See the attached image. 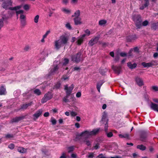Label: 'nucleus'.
Instances as JSON below:
<instances>
[{
  "instance_id": "obj_1",
  "label": "nucleus",
  "mask_w": 158,
  "mask_h": 158,
  "mask_svg": "<svg viewBox=\"0 0 158 158\" xmlns=\"http://www.w3.org/2000/svg\"><path fill=\"white\" fill-rule=\"evenodd\" d=\"M22 6V5L15 6L14 7H10V9L11 10H15L16 11L17 15L20 14V19L22 25L24 26L26 24V16L23 14V10H19V9Z\"/></svg>"
},
{
  "instance_id": "obj_2",
  "label": "nucleus",
  "mask_w": 158,
  "mask_h": 158,
  "mask_svg": "<svg viewBox=\"0 0 158 158\" xmlns=\"http://www.w3.org/2000/svg\"><path fill=\"white\" fill-rule=\"evenodd\" d=\"M99 130L100 128H98L94 129L92 131H85L81 133V136L82 138H87L91 135L96 134Z\"/></svg>"
},
{
  "instance_id": "obj_3",
  "label": "nucleus",
  "mask_w": 158,
  "mask_h": 158,
  "mask_svg": "<svg viewBox=\"0 0 158 158\" xmlns=\"http://www.w3.org/2000/svg\"><path fill=\"white\" fill-rule=\"evenodd\" d=\"M69 61V60L68 59L66 58L64 59V60L62 64H60L54 67L53 69H52L51 71V73L52 74H53L57 73L58 69L60 66H61L62 68L63 69H67V68L65 67V66L68 63Z\"/></svg>"
},
{
  "instance_id": "obj_4",
  "label": "nucleus",
  "mask_w": 158,
  "mask_h": 158,
  "mask_svg": "<svg viewBox=\"0 0 158 158\" xmlns=\"http://www.w3.org/2000/svg\"><path fill=\"white\" fill-rule=\"evenodd\" d=\"M64 89L65 90L66 95V96L64 98L63 101L65 102H67L69 101L68 98L69 96L70 95L72 92L74 87V85L73 84H72L70 86L68 87V85H65L64 86Z\"/></svg>"
},
{
  "instance_id": "obj_5",
  "label": "nucleus",
  "mask_w": 158,
  "mask_h": 158,
  "mask_svg": "<svg viewBox=\"0 0 158 158\" xmlns=\"http://www.w3.org/2000/svg\"><path fill=\"white\" fill-rule=\"evenodd\" d=\"M133 19L135 23L137 28H139L141 26V19L139 15H136L133 16Z\"/></svg>"
},
{
  "instance_id": "obj_6",
  "label": "nucleus",
  "mask_w": 158,
  "mask_h": 158,
  "mask_svg": "<svg viewBox=\"0 0 158 158\" xmlns=\"http://www.w3.org/2000/svg\"><path fill=\"white\" fill-rule=\"evenodd\" d=\"M4 0H0V1L2 2ZM4 2H3L2 4V7L4 9H7L9 8L12 3L11 0H4Z\"/></svg>"
},
{
  "instance_id": "obj_7",
  "label": "nucleus",
  "mask_w": 158,
  "mask_h": 158,
  "mask_svg": "<svg viewBox=\"0 0 158 158\" xmlns=\"http://www.w3.org/2000/svg\"><path fill=\"white\" fill-rule=\"evenodd\" d=\"M59 39L64 45L66 44L69 40V37L66 35H63L60 36Z\"/></svg>"
},
{
  "instance_id": "obj_8",
  "label": "nucleus",
  "mask_w": 158,
  "mask_h": 158,
  "mask_svg": "<svg viewBox=\"0 0 158 158\" xmlns=\"http://www.w3.org/2000/svg\"><path fill=\"white\" fill-rule=\"evenodd\" d=\"M52 97V94L50 93H48L45 94L44 97L41 100V102L44 103L46 102L47 101L51 99Z\"/></svg>"
},
{
  "instance_id": "obj_9",
  "label": "nucleus",
  "mask_w": 158,
  "mask_h": 158,
  "mask_svg": "<svg viewBox=\"0 0 158 158\" xmlns=\"http://www.w3.org/2000/svg\"><path fill=\"white\" fill-rule=\"evenodd\" d=\"M153 101L155 102L158 103V98H154ZM151 108L154 111L158 112V105L152 103L150 105Z\"/></svg>"
},
{
  "instance_id": "obj_10",
  "label": "nucleus",
  "mask_w": 158,
  "mask_h": 158,
  "mask_svg": "<svg viewBox=\"0 0 158 158\" xmlns=\"http://www.w3.org/2000/svg\"><path fill=\"white\" fill-rule=\"evenodd\" d=\"M108 121V120L106 117V114L105 113H104L102 116V122L103 123L105 124V130L106 131H107Z\"/></svg>"
},
{
  "instance_id": "obj_11",
  "label": "nucleus",
  "mask_w": 158,
  "mask_h": 158,
  "mask_svg": "<svg viewBox=\"0 0 158 158\" xmlns=\"http://www.w3.org/2000/svg\"><path fill=\"white\" fill-rule=\"evenodd\" d=\"M1 15V18H0V29L3 26V21L11 17V16H6L3 13Z\"/></svg>"
},
{
  "instance_id": "obj_12",
  "label": "nucleus",
  "mask_w": 158,
  "mask_h": 158,
  "mask_svg": "<svg viewBox=\"0 0 158 158\" xmlns=\"http://www.w3.org/2000/svg\"><path fill=\"white\" fill-rule=\"evenodd\" d=\"M99 38V35H98L92 39L89 42V44L91 46H93L97 42Z\"/></svg>"
},
{
  "instance_id": "obj_13",
  "label": "nucleus",
  "mask_w": 158,
  "mask_h": 158,
  "mask_svg": "<svg viewBox=\"0 0 158 158\" xmlns=\"http://www.w3.org/2000/svg\"><path fill=\"white\" fill-rule=\"evenodd\" d=\"M54 45L55 48L56 49H59L61 47L63 46L64 45L59 39L58 40L55 41Z\"/></svg>"
},
{
  "instance_id": "obj_14",
  "label": "nucleus",
  "mask_w": 158,
  "mask_h": 158,
  "mask_svg": "<svg viewBox=\"0 0 158 158\" xmlns=\"http://www.w3.org/2000/svg\"><path fill=\"white\" fill-rule=\"evenodd\" d=\"M86 36V35L83 34L80 35L77 38V41L76 43L77 44L80 45L83 42L84 38Z\"/></svg>"
},
{
  "instance_id": "obj_15",
  "label": "nucleus",
  "mask_w": 158,
  "mask_h": 158,
  "mask_svg": "<svg viewBox=\"0 0 158 158\" xmlns=\"http://www.w3.org/2000/svg\"><path fill=\"white\" fill-rule=\"evenodd\" d=\"M73 20L74 24L76 25H81L82 23L81 18H74Z\"/></svg>"
},
{
  "instance_id": "obj_16",
  "label": "nucleus",
  "mask_w": 158,
  "mask_h": 158,
  "mask_svg": "<svg viewBox=\"0 0 158 158\" xmlns=\"http://www.w3.org/2000/svg\"><path fill=\"white\" fill-rule=\"evenodd\" d=\"M80 53H77L76 55L72 57V60L77 62H78L80 60Z\"/></svg>"
},
{
  "instance_id": "obj_17",
  "label": "nucleus",
  "mask_w": 158,
  "mask_h": 158,
  "mask_svg": "<svg viewBox=\"0 0 158 158\" xmlns=\"http://www.w3.org/2000/svg\"><path fill=\"white\" fill-rule=\"evenodd\" d=\"M98 25L101 27H105L107 25V21L105 19H101L98 22Z\"/></svg>"
},
{
  "instance_id": "obj_18",
  "label": "nucleus",
  "mask_w": 158,
  "mask_h": 158,
  "mask_svg": "<svg viewBox=\"0 0 158 158\" xmlns=\"http://www.w3.org/2000/svg\"><path fill=\"white\" fill-rule=\"evenodd\" d=\"M138 51V49L137 47H135L133 49H131L129 52L128 56H129L132 55V52L134 53H137Z\"/></svg>"
},
{
  "instance_id": "obj_19",
  "label": "nucleus",
  "mask_w": 158,
  "mask_h": 158,
  "mask_svg": "<svg viewBox=\"0 0 158 158\" xmlns=\"http://www.w3.org/2000/svg\"><path fill=\"white\" fill-rule=\"evenodd\" d=\"M112 68L117 73L119 74L121 71V68L120 67H117L113 65L112 66Z\"/></svg>"
},
{
  "instance_id": "obj_20",
  "label": "nucleus",
  "mask_w": 158,
  "mask_h": 158,
  "mask_svg": "<svg viewBox=\"0 0 158 158\" xmlns=\"http://www.w3.org/2000/svg\"><path fill=\"white\" fill-rule=\"evenodd\" d=\"M136 81L137 84L139 86H142L143 85V82L142 79L139 78L137 77L135 79Z\"/></svg>"
},
{
  "instance_id": "obj_21",
  "label": "nucleus",
  "mask_w": 158,
  "mask_h": 158,
  "mask_svg": "<svg viewBox=\"0 0 158 158\" xmlns=\"http://www.w3.org/2000/svg\"><path fill=\"white\" fill-rule=\"evenodd\" d=\"M62 11L65 14H70L71 13V10L69 9L63 8L61 9Z\"/></svg>"
},
{
  "instance_id": "obj_22",
  "label": "nucleus",
  "mask_w": 158,
  "mask_h": 158,
  "mask_svg": "<svg viewBox=\"0 0 158 158\" xmlns=\"http://www.w3.org/2000/svg\"><path fill=\"white\" fill-rule=\"evenodd\" d=\"M141 64L144 68L149 67L152 66L153 65V64L151 62L146 63L143 62H142Z\"/></svg>"
},
{
  "instance_id": "obj_23",
  "label": "nucleus",
  "mask_w": 158,
  "mask_h": 158,
  "mask_svg": "<svg viewBox=\"0 0 158 158\" xmlns=\"http://www.w3.org/2000/svg\"><path fill=\"white\" fill-rule=\"evenodd\" d=\"M127 65L129 68L131 69H134L137 66L136 63H134L133 64H131V62H128Z\"/></svg>"
},
{
  "instance_id": "obj_24",
  "label": "nucleus",
  "mask_w": 158,
  "mask_h": 158,
  "mask_svg": "<svg viewBox=\"0 0 158 158\" xmlns=\"http://www.w3.org/2000/svg\"><path fill=\"white\" fill-rule=\"evenodd\" d=\"M80 15V11L77 10L74 12V14L72 15V17H75L74 18H79Z\"/></svg>"
},
{
  "instance_id": "obj_25",
  "label": "nucleus",
  "mask_w": 158,
  "mask_h": 158,
  "mask_svg": "<svg viewBox=\"0 0 158 158\" xmlns=\"http://www.w3.org/2000/svg\"><path fill=\"white\" fill-rule=\"evenodd\" d=\"M6 93L5 88L3 86L1 87L0 89V95H4Z\"/></svg>"
},
{
  "instance_id": "obj_26",
  "label": "nucleus",
  "mask_w": 158,
  "mask_h": 158,
  "mask_svg": "<svg viewBox=\"0 0 158 158\" xmlns=\"http://www.w3.org/2000/svg\"><path fill=\"white\" fill-rule=\"evenodd\" d=\"M27 149H25L23 147H19L18 148V151L21 153H25L27 151Z\"/></svg>"
},
{
  "instance_id": "obj_27",
  "label": "nucleus",
  "mask_w": 158,
  "mask_h": 158,
  "mask_svg": "<svg viewBox=\"0 0 158 158\" xmlns=\"http://www.w3.org/2000/svg\"><path fill=\"white\" fill-rule=\"evenodd\" d=\"M42 112V110H38L34 115V116L36 118H37L40 116Z\"/></svg>"
},
{
  "instance_id": "obj_28",
  "label": "nucleus",
  "mask_w": 158,
  "mask_h": 158,
  "mask_svg": "<svg viewBox=\"0 0 158 158\" xmlns=\"http://www.w3.org/2000/svg\"><path fill=\"white\" fill-rule=\"evenodd\" d=\"M103 83V82L102 81H100L97 84V87L98 91L99 92L100 91L101 87Z\"/></svg>"
},
{
  "instance_id": "obj_29",
  "label": "nucleus",
  "mask_w": 158,
  "mask_h": 158,
  "mask_svg": "<svg viewBox=\"0 0 158 158\" xmlns=\"http://www.w3.org/2000/svg\"><path fill=\"white\" fill-rule=\"evenodd\" d=\"M137 148L142 151L146 149V147L143 145H138L137 146Z\"/></svg>"
},
{
  "instance_id": "obj_30",
  "label": "nucleus",
  "mask_w": 158,
  "mask_h": 158,
  "mask_svg": "<svg viewBox=\"0 0 158 158\" xmlns=\"http://www.w3.org/2000/svg\"><path fill=\"white\" fill-rule=\"evenodd\" d=\"M39 15H36L34 18V21L35 23H37L39 22Z\"/></svg>"
},
{
  "instance_id": "obj_31",
  "label": "nucleus",
  "mask_w": 158,
  "mask_h": 158,
  "mask_svg": "<svg viewBox=\"0 0 158 158\" xmlns=\"http://www.w3.org/2000/svg\"><path fill=\"white\" fill-rule=\"evenodd\" d=\"M69 76L68 75H64L61 78V80L64 81H68L69 79Z\"/></svg>"
},
{
  "instance_id": "obj_32",
  "label": "nucleus",
  "mask_w": 158,
  "mask_h": 158,
  "mask_svg": "<svg viewBox=\"0 0 158 158\" xmlns=\"http://www.w3.org/2000/svg\"><path fill=\"white\" fill-rule=\"evenodd\" d=\"M152 89L153 90L155 91H158V86L156 85L152 86Z\"/></svg>"
},
{
  "instance_id": "obj_33",
  "label": "nucleus",
  "mask_w": 158,
  "mask_h": 158,
  "mask_svg": "<svg viewBox=\"0 0 158 158\" xmlns=\"http://www.w3.org/2000/svg\"><path fill=\"white\" fill-rule=\"evenodd\" d=\"M34 93L35 94H36L37 95H40V94L41 93L40 90L39 89H35L34 91Z\"/></svg>"
},
{
  "instance_id": "obj_34",
  "label": "nucleus",
  "mask_w": 158,
  "mask_h": 158,
  "mask_svg": "<svg viewBox=\"0 0 158 158\" xmlns=\"http://www.w3.org/2000/svg\"><path fill=\"white\" fill-rule=\"evenodd\" d=\"M51 122L52 123L53 125L55 124L56 123V120L53 117L51 118Z\"/></svg>"
},
{
  "instance_id": "obj_35",
  "label": "nucleus",
  "mask_w": 158,
  "mask_h": 158,
  "mask_svg": "<svg viewBox=\"0 0 158 158\" xmlns=\"http://www.w3.org/2000/svg\"><path fill=\"white\" fill-rule=\"evenodd\" d=\"M65 27L67 29L69 30H71L72 28L70 24L69 23H67L65 24Z\"/></svg>"
},
{
  "instance_id": "obj_36",
  "label": "nucleus",
  "mask_w": 158,
  "mask_h": 158,
  "mask_svg": "<svg viewBox=\"0 0 158 158\" xmlns=\"http://www.w3.org/2000/svg\"><path fill=\"white\" fill-rule=\"evenodd\" d=\"M31 105L30 103L26 104L23 105L22 106V108L23 109H26L28 106Z\"/></svg>"
},
{
  "instance_id": "obj_37",
  "label": "nucleus",
  "mask_w": 158,
  "mask_h": 158,
  "mask_svg": "<svg viewBox=\"0 0 158 158\" xmlns=\"http://www.w3.org/2000/svg\"><path fill=\"white\" fill-rule=\"evenodd\" d=\"M119 136L120 138H128V135L127 134H126L124 135L119 134Z\"/></svg>"
},
{
  "instance_id": "obj_38",
  "label": "nucleus",
  "mask_w": 158,
  "mask_h": 158,
  "mask_svg": "<svg viewBox=\"0 0 158 158\" xmlns=\"http://www.w3.org/2000/svg\"><path fill=\"white\" fill-rule=\"evenodd\" d=\"M85 33L86 35L89 36L90 34L91 33L89 29H86L85 31Z\"/></svg>"
},
{
  "instance_id": "obj_39",
  "label": "nucleus",
  "mask_w": 158,
  "mask_h": 158,
  "mask_svg": "<svg viewBox=\"0 0 158 158\" xmlns=\"http://www.w3.org/2000/svg\"><path fill=\"white\" fill-rule=\"evenodd\" d=\"M74 149V148L73 147H68L67 148V150L68 152H70L72 151Z\"/></svg>"
},
{
  "instance_id": "obj_40",
  "label": "nucleus",
  "mask_w": 158,
  "mask_h": 158,
  "mask_svg": "<svg viewBox=\"0 0 158 158\" xmlns=\"http://www.w3.org/2000/svg\"><path fill=\"white\" fill-rule=\"evenodd\" d=\"M30 6L27 4L23 6V8L26 10H28Z\"/></svg>"
},
{
  "instance_id": "obj_41",
  "label": "nucleus",
  "mask_w": 158,
  "mask_h": 158,
  "mask_svg": "<svg viewBox=\"0 0 158 158\" xmlns=\"http://www.w3.org/2000/svg\"><path fill=\"white\" fill-rule=\"evenodd\" d=\"M78 2V0H71V3L73 4H76Z\"/></svg>"
},
{
  "instance_id": "obj_42",
  "label": "nucleus",
  "mask_w": 158,
  "mask_h": 158,
  "mask_svg": "<svg viewBox=\"0 0 158 158\" xmlns=\"http://www.w3.org/2000/svg\"><path fill=\"white\" fill-rule=\"evenodd\" d=\"M50 33V31H46V33L45 34H44L43 36L44 37V38H46L47 36H48V35Z\"/></svg>"
},
{
  "instance_id": "obj_43",
  "label": "nucleus",
  "mask_w": 158,
  "mask_h": 158,
  "mask_svg": "<svg viewBox=\"0 0 158 158\" xmlns=\"http://www.w3.org/2000/svg\"><path fill=\"white\" fill-rule=\"evenodd\" d=\"M148 22L147 20H145L142 23V25L143 26H146L148 24Z\"/></svg>"
},
{
  "instance_id": "obj_44",
  "label": "nucleus",
  "mask_w": 158,
  "mask_h": 158,
  "mask_svg": "<svg viewBox=\"0 0 158 158\" xmlns=\"http://www.w3.org/2000/svg\"><path fill=\"white\" fill-rule=\"evenodd\" d=\"M15 147V146L14 144L13 143H11L8 146V147L9 148L11 149H13Z\"/></svg>"
},
{
  "instance_id": "obj_45",
  "label": "nucleus",
  "mask_w": 158,
  "mask_h": 158,
  "mask_svg": "<svg viewBox=\"0 0 158 158\" xmlns=\"http://www.w3.org/2000/svg\"><path fill=\"white\" fill-rule=\"evenodd\" d=\"M70 114L71 116L74 117L77 114L75 112L72 111L70 112Z\"/></svg>"
},
{
  "instance_id": "obj_46",
  "label": "nucleus",
  "mask_w": 158,
  "mask_h": 158,
  "mask_svg": "<svg viewBox=\"0 0 158 158\" xmlns=\"http://www.w3.org/2000/svg\"><path fill=\"white\" fill-rule=\"evenodd\" d=\"M94 156V154L93 153H90L89 154V155L87 156L88 158H92Z\"/></svg>"
},
{
  "instance_id": "obj_47",
  "label": "nucleus",
  "mask_w": 158,
  "mask_h": 158,
  "mask_svg": "<svg viewBox=\"0 0 158 158\" xmlns=\"http://www.w3.org/2000/svg\"><path fill=\"white\" fill-rule=\"evenodd\" d=\"M81 92H79L76 94V96L77 98H79L81 96Z\"/></svg>"
},
{
  "instance_id": "obj_48",
  "label": "nucleus",
  "mask_w": 158,
  "mask_h": 158,
  "mask_svg": "<svg viewBox=\"0 0 158 158\" xmlns=\"http://www.w3.org/2000/svg\"><path fill=\"white\" fill-rule=\"evenodd\" d=\"M49 17H51L53 13V12L51 11V10L50 9V8L49 9Z\"/></svg>"
},
{
  "instance_id": "obj_49",
  "label": "nucleus",
  "mask_w": 158,
  "mask_h": 158,
  "mask_svg": "<svg viewBox=\"0 0 158 158\" xmlns=\"http://www.w3.org/2000/svg\"><path fill=\"white\" fill-rule=\"evenodd\" d=\"M107 135L108 137H110L113 135L112 133L111 132L107 133Z\"/></svg>"
},
{
  "instance_id": "obj_50",
  "label": "nucleus",
  "mask_w": 158,
  "mask_h": 158,
  "mask_svg": "<svg viewBox=\"0 0 158 158\" xmlns=\"http://www.w3.org/2000/svg\"><path fill=\"white\" fill-rule=\"evenodd\" d=\"M120 55L122 57H125L127 55L125 52H121Z\"/></svg>"
},
{
  "instance_id": "obj_51",
  "label": "nucleus",
  "mask_w": 158,
  "mask_h": 158,
  "mask_svg": "<svg viewBox=\"0 0 158 158\" xmlns=\"http://www.w3.org/2000/svg\"><path fill=\"white\" fill-rule=\"evenodd\" d=\"M60 82H58L55 85V87L57 88H60Z\"/></svg>"
},
{
  "instance_id": "obj_52",
  "label": "nucleus",
  "mask_w": 158,
  "mask_h": 158,
  "mask_svg": "<svg viewBox=\"0 0 158 158\" xmlns=\"http://www.w3.org/2000/svg\"><path fill=\"white\" fill-rule=\"evenodd\" d=\"M62 2L65 4H66L68 2V0H62Z\"/></svg>"
},
{
  "instance_id": "obj_53",
  "label": "nucleus",
  "mask_w": 158,
  "mask_h": 158,
  "mask_svg": "<svg viewBox=\"0 0 158 158\" xmlns=\"http://www.w3.org/2000/svg\"><path fill=\"white\" fill-rule=\"evenodd\" d=\"M49 115V113L48 112H45L44 114V116L45 117H48Z\"/></svg>"
},
{
  "instance_id": "obj_54",
  "label": "nucleus",
  "mask_w": 158,
  "mask_h": 158,
  "mask_svg": "<svg viewBox=\"0 0 158 158\" xmlns=\"http://www.w3.org/2000/svg\"><path fill=\"white\" fill-rule=\"evenodd\" d=\"M85 142L86 143V144L88 146H89L90 144V142L87 140H86L85 141Z\"/></svg>"
},
{
  "instance_id": "obj_55",
  "label": "nucleus",
  "mask_w": 158,
  "mask_h": 158,
  "mask_svg": "<svg viewBox=\"0 0 158 158\" xmlns=\"http://www.w3.org/2000/svg\"><path fill=\"white\" fill-rule=\"evenodd\" d=\"M60 158H66L65 154L64 153L62 154V155L60 157Z\"/></svg>"
},
{
  "instance_id": "obj_56",
  "label": "nucleus",
  "mask_w": 158,
  "mask_h": 158,
  "mask_svg": "<svg viewBox=\"0 0 158 158\" xmlns=\"http://www.w3.org/2000/svg\"><path fill=\"white\" fill-rule=\"evenodd\" d=\"M148 6V4L147 3H146V4H145L144 6H143L142 7H140V9H143L144 8L146 7L147 6Z\"/></svg>"
},
{
  "instance_id": "obj_57",
  "label": "nucleus",
  "mask_w": 158,
  "mask_h": 158,
  "mask_svg": "<svg viewBox=\"0 0 158 158\" xmlns=\"http://www.w3.org/2000/svg\"><path fill=\"white\" fill-rule=\"evenodd\" d=\"M71 156L73 158H76L77 157V155L75 154H72Z\"/></svg>"
},
{
  "instance_id": "obj_58",
  "label": "nucleus",
  "mask_w": 158,
  "mask_h": 158,
  "mask_svg": "<svg viewBox=\"0 0 158 158\" xmlns=\"http://www.w3.org/2000/svg\"><path fill=\"white\" fill-rule=\"evenodd\" d=\"M158 56V53L157 52L153 54V57L154 58H156Z\"/></svg>"
},
{
  "instance_id": "obj_59",
  "label": "nucleus",
  "mask_w": 158,
  "mask_h": 158,
  "mask_svg": "<svg viewBox=\"0 0 158 158\" xmlns=\"http://www.w3.org/2000/svg\"><path fill=\"white\" fill-rule=\"evenodd\" d=\"M135 37L133 38V37H131V40H128V41H131L132 40H134L137 38L136 37L135 35Z\"/></svg>"
},
{
  "instance_id": "obj_60",
  "label": "nucleus",
  "mask_w": 158,
  "mask_h": 158,
  "mask_svg": "<svg viewBox=\"0 0 158 158\" xmlns=\"http://www.w3.org/2000/svg\"><path fill=\"white\" fill-rule=\"evenodd\" d=\"M75 126L77 128H78L80 127V124L78 123H76L75 124Z\"/></svg>"
},
{
  "instance_id": "obj_61",
  "label": "nucleus",
  "mask_w": 158,
  "mask_h": 158,
  "mask_svg": "<svg viewBox=\"0 0 158 158\" xmlns=\"http://www.w3.org/2000/svg\"><path fill=\"white\" fill-rule=\"evenodd\" d=\"M58 110L56 108H54L52 110V111L54 113H56L57 112Z\"/></svg>"
},
{
  "instance_id": "obj_62",
  "label": "nucleus",
  "mask_w": 158,
  "mask_h": 158,
  "mask_svg": "<svg viewBox=\"0 0 158 158\" xmlns=\"http://www.w3.org/2000/svg\"><path fill=\"white\" fill-rule=\"evenodd\" d=\"M76 118V120L78 121H79L81 120V118L79 116H77Z\"/></svg>"
},
{
  "instance_id": "obj_63",
  "label": "nucleus",
  "mask_w": 158,
  "mask_h": 158,
  "mask_svg": "<svg viewBox=\"0 0 158 158\" xmlns=\"http://www.w3.org/2000/svg\"><path fill=\"white\" fill-rule=\"evenodd\" d=\"M59 122L60 124H61L63 122V120L62 119L60 118L59 120Z\"/></svg>"
},
{
  "instance_id": "obj_64",
  "label": "nucleus",
  "mask_w": 158,
  "mask_h": 158,
  "mask_svg": "<svg viewBox=\"0 0 158 158\" xmlns=\"http://www.w3.org/2000/svg\"><path fill=\"white\" fill-rule=\"evenodd\" d=\"M98 158H105L104 157L102 154L98 156Z\"/></svg>"
}]
</instances>
